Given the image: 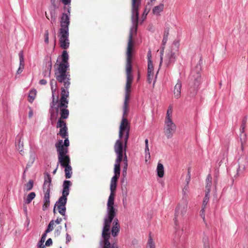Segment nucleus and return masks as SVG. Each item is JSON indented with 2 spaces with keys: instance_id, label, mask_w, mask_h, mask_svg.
Returning <instances> with one entry per match:
<instances>
[{
  "instance_id": "1",
  "label": "nucleus",
  "mask_w": 248,
  "mask_h": 248,
  "mask_svg": "<svg viewBox=\"0 0 248 248\" xmlns=\"http://www.w3.org/2000/svg\"><path fill=\"white\" fill-rule=\"evenodd\" d=\"M132 49H127L126 51V82L125 86V94L123 106V117L120 125L119 137L122 139L124 132H125L124 137L125 148L127 147V143L129 139L130 132V124L128 122L126 117L128 115L129 95L128 92H130L131 85L133 81V77L131 74L132 72Z\"/></svg>"
},
{
  "instance_id": "2",
  "label": "nucleus",
  "mask_w": 248,
  "mask_h": 248,
  "mask_svg": "<svg viewBox=\"0 0 248 248\" xmlns=\"http://www.w3.org/2000/svg\"><path fill=\"white\" fill-rule=\"evenodd\" d=\"M116 187L117 183L110 182V194L107 202V213L104 218V226L102 232V237L105 239V244L106 245L105 248H108V246L109 245L110 226L116 214L117 210L114 207V194L113 193L116 190Z\"/></svg>"
},
{
  "instance_id": "3",
  "label": "nucleus",
  "mask_w": 248,
  "mask_h": 248,
  "mask_svg": "<svg viewBox=\"0 0 248 248\" xmlns=\"http://www.w3.org/2000/svg\"><path fill=\"white\" fill-rule=\"evenodd\" d=\"M62 61L57 63L58 59L57 60V62L54 65L55 67V77L57 81H67L65 83L68 85L69 78L70 77L69 73V63L68 62L69 55L66 50L62 51Z\"/></svg>"
},
{
  "instance_id": "4",
  "label": "nucleus",
  "mask_w": 248,
  "mask_h": 248,
  "mask_svg": "<svg viewBox=\"0 0 248 248\" xmlns=\"http://www.w3.org/2000/svg\"><path fill=\"white\" fill-rule=\"evenodd\" d=\"M202 61L200 60L198 63L193 68L189 77V95L194 97L197 93L199 86L201 83V71L202 70Z\"/></svg>"
},
{
  "instance_id": "5",
  "label": "nucleus",
  "mask_w": 248,
  "mask_h": 248,
  "mask_svg": "<svg viewBox=\"0 0 248 248\" xmlns=\"http://www.w3.org/2000/svg\"><path fill=\"white\" fill-rule=\"evenodd\" d=\"M141 4V0H132V22L128 37L127 49L133 48V34L136 33L139 19V8Z\"/></svg>"
},
{
  "instance_id": "6",
  "label": "nucleus",
  "mask_w": 248,
  "mask_h": 248,
  "mask_svg": "<svg viewBox=\"0 0 248 248\" xmlns=\"http://www.w3.org/2000/svg\"><path fill=\"white\" fill-rule=\"evenodd\" d=\"M187 208V202L184 200L179 203L175 209L174 213V229L176 231V235L179 237L180 235V232H183V229L180 230L179 221L181 220L185 215Z\"/></svg>"
},
{
  "instance_id": "7",
  "label": "nucleus",
  "mask_w": 248,
  "mask_h": 248,
  "mask_svg": "<svg viewBox=\"0 0 248 248\" xmlns=\"http://www.w3.org/2000/svg\"><path fill=\"white\" fill-rule=\"evenodd\" d=\"M56 107H57L58 110L57 111L54 110V115L52 113H49L50 114V120L52 121V124H53L52 122L57 119L59 111L61 117L59 119H66L69 115V111L67 109L68 104L62 106L60 103H59L58 106Z\"/></svg>"
},
{
  "instance_id": "8",
  "label": "nucleus",
  "mask_w": 248,
  "mask_h": 248,
  "mask_svg": "<svg viewBox=\"0 0 248 248\" xmlns=\"http://www.w3.org/2000/svg\"><path fill=\"white\" fill-rule=\"evenodd\" d=\"M58 154V163L60 164L61 167H64L70 165L71 163L69 155H68V150L64 149L62 147L61 149L56 150Z\"/></svg>"
},
{
  "instance_id": "9",
  "label": "nucleus",
  "mask_w": 248,
  "mask_h": 248,
  "mask_svg": "<svg viewBox=\"0 0 248 248\" xmlns=\"http://www.w3.org/2000/svg\"><path fill=\"white\" fill-rule=\"evenodd\" d=\"M58 82L60 83H62L63 85V87H62V92H61V96L60 99V104L62 105V106L66 105V104H68V100L67 99V97L69 96V91L68 89L70 87V77L69 78L68 80V85H67L65 83L67 82V81L65 80L64 81H58Z\"/></svg>"
},
{
  "instance_id": "10",
  "label": "nucleus",
  "mask_w": 248,
  "mask_h": 248,
  "mask_svg": "<svg viewBox=\"0 0 248 248\" xmlns=\"http://www.w3.org/2000/svg\"><path fill=\"white\" fill-rule=\"evenodd\" d=\"M176 130V126L172 120H165L164 132L167 138L170 139Z\"/></svg>"
},
{
  "instance_id": "11",
  "label": "nucleus",
  "mask_w": 248,
  "mask_h": 248,
  "mask_svg": "<svg viewBox=\"0 0 248 248\" xmlns=\"http://www.w3.org/2000/svg\"><path fill=\"white\" fill-rule=\"evenodd\" d=\"M121 140L122 139H120L119 137V139L116 140L114 146V151L117 155L116 159H118V161H119L120 159L123 160L124 152V154H126V147L125 148V145H124V146ZM124 144H125L124 143Z\"/></svg>"
},
{
  "instance_id": "12",
  "label": "nucleus",
  "mask_w": 248,
  "mask_h": 248,
  "mask_svg": "<svg viewBox=\"0 0 248 248\" xmlns=\"http://www.w3.org/2000/svg\"><path fill=\"white\" fill-rule=\"evenodd\" d=\"M67 198L64 196H61L56 202L55 205L57 207L58 212L62 216H65L66 212V204Z\"/></svg>"
},
{
  "instance_id": "13",
  "label": "nucleus",
  "mask_w": 248,
  "mask_h": 248,
  "mask_svg": "<svg viewBox=\"0 0 248 248\" xmlns=\"http://www.w3.org/2000/svg\"><path fill=\"white\" fill-rule=\"evenodd\" d=\"M60 45L64 49H67L69 46V31H60Z\"/></svg>"
},
{
  "instance_id": "14",
  "label": "nucleus",
  "mask_w": 248,
  "mask_h": 248,
  "mask_svg": "<svg viewBox=\"0 0 248 248\" xmlns=\"http://www.w3.org/2000/svg\"><path fill=\"white\" fill-rule=\"evenodd\" d=\"M60 24L61 28L60 29V31H69V26L70 25V16L68 14H62L61 21Z\"/></svg>"
},
{
  "instance_id": "15",
  "label": "nucleus",
  "mask_w": 248,
  "mask_h": 248,
  "mask_svg": "<svg viewBox=\"0 0 248 248\" xmlns=\"http://www.w3.org/2000/svg\"><path fill=\"white\" fill-rule=\"evenodd\" d=\"M55 93L52 92V101L49 104V109L48 110L49 113H52L54 115V110L55 111H57L58 108L57 107H56L57 106H58V104L60 102V100L59 99V96L57 95L56 98H55Z\"/></svg>"
},
{
  "instance_id": "16",
  "label": "nucleus",
  "mask_w": 248,
  "mask_h": 248,
  "mask_svg": "<svg viewBox=\"0 0 248 248\" xmlns=\"http://www.w3.org/2000/svg\"><path fill=\"white\" fill-rule=\"evenodd\" d=\"M52 69V62L50 57L46 60L45 69L43 72V75L45 78H50Z\"/></svg>"
},
{
  "instance_id": "17",
  "label": "nucleus",
  "mask_w": 248,
  "mask_h": 248,
  "mask_svg": "<svg viewBox=\"0 0 248 248\" xmlns=\"http://www.w3.org/2000/svg\"><path fill=\"white\" fill-rule=\"evenodd\" d=\"M62 138L64 139L63 142L62 140H60L55 143V146L56 148V150H58V149H61V147H62L64 149H66L68 151V147L69 146L68 136Z\"/></svg>"
},
{
  "instance_id": "18",
  "label": "nucleus",
  "mask_w": 248,
  "mask_h": 248,
  "mask_svg": "<svg viewBox=\"0 0 248 248\" xmlns=\"http://www.w3.org/2000/svg\"><path fill=\"white\" fill-rule=\"evenodd\" d=\"M175 59V53L173 52L171 50H169L165 59V64H166L167 66H169L170 64L174 62Z\"/></svg>"
},
{
  "instance_id": "19",
  "label": "nucleus",
  "mask_w": 248,
  "mask_h": 248,
  "mask_svg": "<svg viewBox=\"0 0 248 248\" xmlns=\"http://www.w3.org/2000/svg\"><path fill=\"white\" fill-rule=\"evenodd\" d=\"M72 183L69 180H64L62 185V196L67 197L69 194L70 187Z\"/></svg>"
},
{
  "instance_id": "20",
  "label": "nucleus",
  "mask_w": 248,
  "mask_h": 248,
  "mask_svg": "<svg viewBox=\"0 0 248 248\" xmlns=\"http://www.w3.org/2000/svg\"><path fill=\"white\" fill-rule=\"evenodd\" d=\"M120 232V225L117 218H114L113 222V226L111 229V234L113 237L117 235Z\"/></svg>"
},
{
  "instance_id": "21",
  "label": "nucleus",
  "mask_w": 248,
  "mask_h": 248,
  "mask_svg": "<svg viewBox=\"0 0 248 248\" xmlns=\"http://www.w3.org/2000/svg\"><path fill=\"white\" fill-rule=\"evenodd\" d=\"M182 88V82L178 79L177 83L175 85L173 90V95L175 98L178 99L181 97V90Z\"/></svg>"
},
{
  "instance_id": "22",
  "label": "nucleus",
  "mask_w": 248,
  "mask_h": 248,
  "mask_svg": "<svg viewBox=\"0 0 248 248\" xmlns=\"http://www.w3.org/2000/svg\"><path fill=\"white\" fill-rule=\"evenodd\" d=\"M239 167L245 169L248 166V155H244L241 156L238 160Z\"/></svg>"
},
{
  "instance_id": "23",
  "label": "nucleus",
  "mask_w": 248,
  "mask_h": 248,
  "mask_svg": "<svg viewBox=\"0 0 248 248\" xmlns=\"http://www.w3.org/2000/svg\"><path fill=\"white\" fill-rule=\"evenodd\" d=\"M43 202L44 204L42 206V209L43 210L45 211L47 209L50 205V194H44Z\"/></svg>"
},
{
  "instance_id": "24",
  "label": "nucleus",
  "mask_w": 248,
  "mask_h": 248,
  "mask_svg": "<svg viewBox=\"0 0 248 248\" xmlns=\"http://www.w3.org/2000/svg\"><path fill=\"white\" fill-rule=\"evenodd\" d=\"M247 122V116H245V118L243 119L242 122V124L241 125L240 128V131L242 134L244 135V140H245L247 139V135L245 133V128L246 126V124Z\"/></svg>"
},
{
  "instance_id": "25",
  "label": "nucleus",
  "mask_w": 248,
  "mask_h": 248,
  "mask_svg": "<svg viewBox=\"0 0 248 248\" xmlns=\"http://www.w3.org/2000/svg\"><path fill=\"white\" fill-rule=\"evenodd\" d=\"M63 168H64V172H65V178L67 179L70 178L72 176V167L70 165H68L62 167Z\"/></svg>"
},
{
  "instance_id": "26",
  "label": "nucleus",
  "mask_w": 248,
  "mask_h": 248,
  "mask_svg": "<svg viewBox=\"0 0 248 248\" xmlns=\"http://www.w3.org/2000/svg\"><path fill=\"white\" fill-rule=\"evenodd\" d=\"M156 171L157 176L162 178L164 176V166L162 164L158 162L157 166Z\"/></svg>"
},
{
  "instance_id": "27",
  "label": "nucleus",
  "mask_w": 248,
  "mask_h": 248,
  "mask_svg": "<svg viewBox=\"0 0 248 248\" xmlns=\"http://www.w3.org/2000/svg\"><path fill=\"white\" fill-rule=\"evenodd\" d=\"M164 5L163 3H160L157 6H155L152 12L154 15H159V14L164 9Z\"/></svg>"
},
{
  "instance_id": "28",
  "label": "nucleus",
  "mask_w": 248,
  "mask_h": 248,
  "mask_svg": "<svg viewBox=\"0 0 248 248\" xmlns=\"http://www.w3.org/2000/svg\"><path fill=\"white\" fill-rule=\"evenodd\" d=\"M122 161V159H120L119 161H118V159H116L115 164L114 165V174L119 175L120 176V162Z\"/></svg>"
},
{
  "instance_id": "29",
  "label": "nucleus",
  "mask_w": 248,
  "mask_h": 248,
  "mask_svg": "<svg viewBox=\"0 0 248 248\" xmlns=\"http://www.w3.org/2000/svg\"><path fill=\"white\" fill-rule=\"evenodd\" d=\"M206 187H205V188H206L205 191H209V192H210L211 187L212 186V177H211V174H208L206 177Z\"/></svg>"
},
{
  "instance_id": "30",
  "label": "nucleus",
  "mask_w": 248,
  "mask_h": 248,
  "mask_svg": "<svg viewBox=\"0 0 248 248\" xmlns=\"http://www.w3.org/2000/svg\"><path fill=\"white\" fill-rule=\"evenodd\" d=\"M123 162H124V166L123 167L122 173H123V175L124 177H126V174H127L128 163H127V156L125 154V155L124 157Z\"/></svg>"
},
{
  "instance_id": "31",
  "label": "nucleus",
  "mask_w": 248,
  "mask_h": 248,
  "mask_svg": "<svg viewBox=\"0 0 248 248\" xmlns=\"http://www.w3.org/2000/svg\"><path fill=\"white\" fill-rule=\"evenodd\" d=\"M210 192H209V191H205V195L204 198L203 199V202H202V210H203L204 209H205L206 206L209 202V197H210V195H209Z\"/></svg>"
},
{
  "instance_id": "32",
  "label": "nucleus",
  "mask_w": 248,
  "mask_h": 248,
  "mask_svg": "<svg viewBox=\"0 0 248 248\" xmlns=\"http://www.w3.org/2000/svg\"><path fill=\"white\" fill-rule=\"evenodd\" d=\"M36 95V91L33 89L30 91L28 95V100L30 102L32 103L34 100Z\"/></svg>"
},
{
  "instance_id": "33",
  "label": "nucleus",
  "mask_w": 248,
  "mask_h": 248,
  "mask_svg": "<svg viewBox=\"0 0 248 248\" xmlns=\"http://www.w3.org/2000/svg\"><path fill=\"white\" fill-rule=\"evenodd\" d=\"M58 135H59L61 137L65 138L68 136V128L67 127H63L62 128H61Z\"/></svg>"
},
{
  "instance_id": "34",
  "label": "nucleus",
  "mask_w": 248,
  "mask_h": 248,
  "mask_svg": "<svg viewBox=\"0 0 248 248\" xmlns=\"http://www.w3.org/2000/svg\"><path fill=\"white\" fill-rule=\"evenodd\" d=\"M19 68L24 69V56H23V52L22 51L19 52Z\"/></svg>"
},
{
  "instance_id": "35",
  "label": "nucleus",
  "mask_w": 248,
  "mask_h": 248,
  "mask_svg": "<svg viewBox=\"0 0 248 248\" xmlns=\"http://www.w3.org/2000/svg\"><path fill=\"white\" fill-rule=\"evenodd\" d=\"M44 184L50 186L51 185V178L48 173L45 174Z\"/></svg>"
},
{
  "instance_id": "36",
  "label": "nucleus",
  "mask_w": 248,
  "mask_h": 248,
  "mask_svg": "<svg viewBox=\"0 0 248 248\" xmlns=\"http://www.w3.org/2000/svg\"><path fill=\"white\" fill-rule=\"evenodd\" d=\"M36 194L35 192H32L30 193L25 200V202L29 204L31 202V201L35 197Z\"/></svg>"
},
{
  "instance_id": "37",
  "label": "nucleus",
  "mask_w": 248,
  "mask_h": 248,
  "mask_svg": "<svg viewBox=\"0 0 248 248\" xmlns=\"http://www.w3.org/2000/svg\"><path fill=\"white\" fill-rule=\"evenodd\" d=\"M35 158L36 156L35 154L31 152L30 154L29 161L27 164L28 167H30L31 166V165L34 163Z\"/></svg>"
},
{
  "instance_id": "38",
  "label": "nucleus",
  "mask_w": 248,
  "mask_h": 248,
  "mask_svg": "<svg viewBox=\"0 0 248 248\" xmlns=\"http://www.w3.org/2000/svg\"><path fill=\"white\" fill-rule=\"evenodd\" d=\"M50 84L51 92H53V93H55L57 90V81L55 79H52L50 80Z\"/></svg>"
},
{
  "instance_id": "39",
  "label": "nucleus",
  "mask_w": 248,
  "mask_h": 248,
  "mask_svg": "<svg viewBox=\"0 0 248 248\" xmlns=\"http://www.w3.org/2000/svg\"><path fill=\"white\" fill-rule=\"evenodd\" d=\"M147 248H155V243L154 242L151 235H149L147 244Z\"/></svg>"
},
{
  "instance_id": "40",
  "label": "nucleus",
  "mask_w": 248,
  "mask_h": 248,
  "mask_svg": "<svg viewBox=\"0 0 248 248\" xmlns=\"http://www.w3.org/2000/svg\"><path fill=\"white\" fill-rule=\"evenodd\" d=\"M57 128H62L67 127L66 123L62 119H59L56 125Z\"/></svg>"
},
{
  "instance_id": "41",
  "label": "nucleus",
  "mask_w": 248,
  "mask_h": 248,
  "mask_svg": "<svg viewBox=\"0 0 248 248\" xmlns=\"http://www.w3.org/2000/svg\"><path fill=\"white\" fill-rule=\"evenodd\" d=\"M54 221L53 220H51L48 225L46 230L45 231L46 233H49L51 232L54 229Z\"/></svg>"
},
{
  "instance_id": "42",
  "label": "nucleus",
  "mask_w": 248,
  "mask_h": 248,
  "mask_svg": "<svg viewBox=\"0 0 248 248\" xmlns=\"http://www.w3.org/2000/svg\"><path fill=\"white\" fill-rule=\"evenodd\" d=\"M169 34V30H165L164 31L163 38L162 40V45L163 46H165V45L168 41Z\"/></svg>"
},
{
  "instance_id": "43",
  "label": "nucleus",
  "mask_w": 248,
  "mask_h": 248,
  "mask_svg": "<svg viewBox=\"0 0 248 248\" xmlns=\"http://www.w3.org/2000/svg\"><path fill=\"white\" fill-rule=\"evenodd\" d=\"M33 186V181L32 180H30L29 182L25 185V187L27 191L31 190Z\"/></svg>"
},
{
  "instance_id": "44",
  "label": "nucleus",
  "mask_w": 248,
  "mask_h": 248,
  "mask_svg": "<svg viewBox=\"0 0 248 248\" xmlns=\"http://www.w3.org/2000/svg\"><path fill=\"white\" fill-rule=\"evenodd\" d=\"M172 112V110L171 107H169L168 109L167 114H166V117L165 120H172L171 119V113Z\"/></svg>"
},
{
  "instance_id": "45",
  "label": "nucleus",
  "mask_w": 248,
  "mask_h": 248,
  "mask_svg": "<svg viewBox=\"0 0 248 248\" xmlns=\"http://www.w3.org/2000/svg\"><path fill=\"white\" fill-rule=\"evenodd\" d=\"M148 72H154V66L152 60H149L148 62Z\"/></svg>"
},
{
  "instance_id": "46",
  "label": "nucleus",
  "mask_w": 248,
  "mask_h": 248,
  "mask_svg": "<svg viewBox=\"0 0 248 248\" xmlns=\"http://www.w3.org/2000/svg\"><path fill=\"white\" fill-rule=\"evenodd\" d=\"M50 186L47 185L43 184V190L45 192V194H50Z\"/></svg>"
},
{
  "instance_id": "47",
  "label": "nucleus",
  "mask_w": 248,
  "mask_h": 248,
  "mask_svg": "<svg viewBox=\"0 0 248 248\" xmlns=\"http://www.w3.org/2000/svg\"><path fill=\"white\" fill-rule=\"evenodd\" d=\"M202 242L203 244V246H210L208 237L206 235H204L203 237Z\"/></svg>"
},
{
  "instance_id": "48",
  "label": "nucleus",
  "mask_w": 248,
  "mask_h": 248,
  "mask_svg": "<svg viewBox=\"0 0 248 248\" xmlns=\"http://www.w3.org/2000/svg\"><path fill=\"white\" fill-rule=\"evenodd\" d=\"M154 77V72L147 73V81L149 83H151L153 80Z\"/></svg>"
},
{
  "instance_id": "49",
  "label": "nucleus",
  "mask_w": 248,
  "mask_h": 248,
  "mask_svg": "<svg viewBox=\"0 0 248 248\" xmlns=\"http://www.w3.org/2000/svg\"><path fill=\"white\" fill-rule=\"evenodd\" d=\"M62 229V227L61 226H58L56 228V229L55 230V232H54L55 236H58L60 235Z\"/></svg>"
},
{
  "instance_id": "50",
  "label": "nucleus",
  "mask_w": 248,
  "mask_h": 248,
  "mask_svg": "<svg viewBox=\"0 0 248 248\" xmlns=\"http://www.w3.org/2000/svg\"><path fill=\"white\" fill-rule=\"evenodd\" d=\"M164 49H165V46H163L162 45V47L161 48L160 52V64H159L160 66L161 65V64L163 62V56Z\"/></svg>"
},
{
  "instance_id": "51",
  "label": "nucleus",
  "mask_w": 248,
  "mask_h": 248,
  "mask_svg": "<svg viewBox=\"0 0 248 248\" xmlns=\"http://www.w3.org/2000/svg\"><path fill=\"white\" fill-rule=\"evenodd\" d=\"M145 157L146 159V161H147V158L149 159L150 158V154L149 152V147H145Z\"/></svg>"
},
{
  "instance_id": "52",
  "label": "nucleus",
  "mask_w": 248,
  "mask_h": 248,
  "mask_svg": "<svg viewBox=\"0 0 248 248\" xmlns=\"http://www.w3.org/2000/svg\"><path fill=\"white\" fill-rule=\"evenodd\" d=\"M48 35H49L48 31V30L45 31V34H44L45 42L47 44L48 43Z\"/></svg>"
},
{
  "instance_id": "53",
  "label": "nucleus",
  "mask_w": 248,
  "mask_h": 248,
  "mask_svg": "<svg viewBox=\"0 0 248 248\" xmlns=\"http://www.w3.org/2000/svg\"><path fill=\"white\" fill-rule=\"evenodd\" d=\"M190 178H191L190 171V169H188L187 174V176H186V183H187V184H189V182L190 181Z\"/></svg>"
},
{
  "instance_id": "54",
  "label": "nucleus",
  "mask_w": 248,
  "mask_h": 248,
  "mask_svg": "<svg viewBox=\"0 0 248 248\" xmlns=\"http://www.w3.org/2000/svg\"><path fill=\"white\" fill-rule=\"evenodd\" d=\"M119 175L114 174V176L111 178V183H117L118 178H119Z\"/></svg>"
},
{
  "instance_id": "55",
  "label": "nucleus",
  "mask_w": 248,
  "mask_h": 248,
  "mask_svg": "<svg viewBox=\"0 0 248 248\" xmlns=\"http://www.w3.org/2000/svg\"><path fill=\"white\" fill-rule=\"evenodd\" d=\"M53 242L51 238H48L45 243V245L46 247H49L51 246Z\"/></svg>"
},
{
  "instance_id": "56",
  "label": "nucleus",
  "mask_w": 248,
  "mask_h": 248,
  "mask_svg": "<svg viewBox=\"0 0 248 248\" xmlns=\"http://www.w3.org/2000/svg\"><path fill=\"white\" fill-rule=\"evenodd\" d=\"M104 246L103 248H105V247L106 246V245L105 244V240L104 239ZM108 248H118V247H117L116 245H115L114 244L111 245L110 243H109V245L108 246Z\"/></svg>"
},
{
  "instance_id": "57",
  "label": "nucleus",
  "mask_w": 248,
  "mask_h": 248,
  "mask_svg": "<svg viewBox=\"0 0 248 248\" xmlns=\"http://www.w3.org/2000/svg\"><path fill=\"white\" fill-rule=\"evenodd\" d=\"M188 185L189 184H187V183H186V185L184 186V188L183 189V192L184 195H186V192L188 189V188H189Z\"/></svg>"
},
{
  "instance_id": "58",
  "label": "nucleus",
  "mask_w": 248,
  "mask_h": 248,
  "mask_svg": "<svg viewBox=\"0 0 248 248\" xmlns=\"http://www.w3.org/2000/svg\"><path fill=\"white\" fill-rule=\"evenodd\" d=\"M204 212H205V209H204L203 210H202V209L200 211V216L202 218L203 220H204V219H205Z\"/></svg>"
},
{
  "instance_id": "59",
  "label": "nucleus",
  "mask_w": 248,
  "mask_h": 248,
  "mask_svg": "<svg viewBox=\"0 0 248 248\" xmlns=\"http://www.w3.org/2000/svg\"><path fill=\"white\" fill-rule=\"evenodd\" d=\"M23 142H21V141L19 140L18 145H17V149H18V150H20V149H23Z\"/></svg>"
},
{
  "instance_id": "60",
  "label": "nucleus",
  "mask_w": 248,
  "mask_h": 248,
  "mask_svg": "<svg viewBox=\"0 0 248 248\" xmlns=\"http://www.w3.org/2000/svg\"><path fill=\"white\" fill-rule=\"evenodd\" d=\"M71 240L70 236L68 234H66V243H68Z\"/></svg>"
},
{
  "instance_id": "61",
  "label": "nucleus",
  "mask_w": 248,
  "mask_h": 248,
  "mask_svg": "<svg viewBox=\"0 0 248 248\" xmlns=\"http://www.w3.org/2000/svg\"><path fill=\"white\" fill-rule=\"evenodd\" d=\"M39 83L41 85H45L47 83V81L46 79H42L39 81Z\"/></svg>"
},
{
  "instance_id": "62",
  "label": "nucleus",
  "mask_w": 248,
  "mask_h": 248,
  "mask_svg": "<svg viewBox=\"0 0 248 248\" xmlns=\"http://www.w3.org/2000/svg\"><path fill=\"white\" fill-rule=\"evenodd\" d=\"M71 0H62V3L64 5L69 4L71 2Z\"/></svg>"
},
{
  "instance_id": "63",
  "label": "nucleus",
  "mask_w": 248,
  "mask_h": 248,
  "mask_svg": "<svg viewBox=\"0 0 248 248\" xmlns=\"http://www.w3.org/2000/svg\"><path fill=\"white\" fill-rule=\"evenodd\" d=\"M62 221V218L61 217H60V218L58 217L55 221H54V224L56 223L57 224H59L60 223H61Z\"/></svg>"
},
{
  "instance_id": "64",
  "label": "nucleus",
  "mask_w": 248,
  "mask_h": 248,
  "mask_svg": "<svg viewBox=\"0 0 248 248\" xmlns=\"http://www.w3.org/2000/svg\"><path fill=\"white\" fill-rule=\"evenodd\" d=\"M47 233H46V232L45 231V232L42 234V235L41 236V239H42V240H43L45 241Z\"/></svg>"
}]
</instances>
